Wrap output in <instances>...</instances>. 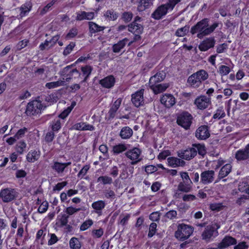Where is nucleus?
Masks as SVG:
<instances>
[{"mask_svg":"<svg viewBox=\"0 0 249 249\" xmlns=\"http://www.w3.org/2000/svg\"><path fill=\"white\" fill-rule=\"evenodd\" d=\"M236 243V240L235 238L231 236H226L218 244V248L220 249H224Z\"/></svg>","mask_w":249,"mask_h":249,"instance_id":"21","label":"nucleus"},{"mask_svg":"<svg viewBox=\"0 0 249 249\" xmlns=\"http://www.w3.org/2000/svg\"><path fill=\"white\" fill-rule=\"evenodd\" d=\"M157 224L155 223H152L150 224L148 233V236L149 237H152L155 234L157 230Z\"/></svg>","mask_w":249,"mask_h":249,"instance_id":"52","label":"nucleus"},{"mask_svg":"<svg viewBox=\"0 0 249 249\" xmlns=\"http://www.w3.org/2000/svg\"><path fill=\"white\" fill-rule=\"evenodd\" d=\"M143 91L144 89H141L132 94V102L137 107L142 106L144 103Z\"/></svg>","mask_w":249,"mask_h":249,"instance_id":"11","label":"nucleus"},{"mask_svg":"<svg viewBox=\"0 0 249 249\" xmlns=\"http://www.w3.org/2000/svg\"><path fill=\"white\" fill-rule=\"evenodd\" d=\"M45 106L39 100H33L29 102L26 107V113L29 115H35L41 112Z\"/></svg>","mask_w":249,"mask_h":249,"instance_id":"5","label":"nucleus"},{"mask_svg":"<svg viewBox=\"0 0 249 249\" xmlns=\"http://www.w3.org/2000/svg\"><path fill=\"white\" fill-rule=\"evenodd\" d=\"M89 31L92 33L100 32L105 29V27L100 26L95 22L91 21L89 22Z\"/></svg>","mask_w":249,"mask_h":249,"instance_id":"38","label":"nucleus"},{"mask_svg":"<svg viewBox=\"0 0 249 249\" xmlns=\"http://www.w3.org/2000/svg\"><path fill=\"white\" fill-rule=\"evenodd\" d=\"M92 71V68L90 66H86L81 68V71L83 76H85L84 81H86L87 78L90 74Z\"/></svg>","mask_w":249,"mask_h":249,"instance_id":"46","label":"nucleus"},{"mask_svg":"<svg viewBox=\"0 0 249 249\" xmlns=\"http://www.w3.org/2000/svg\"><path fill=\"white\" fill-rule=\"evenodd\" d=\"M48 208V203L45 201L41 203L38 209V212L40 213H43L47 211Z\"/></svg>","mask_w":249,"mask_h":249,"instance_id":"54","label":"nucleus"},{"mask_svg":"<svg viewBox=\"0 0 249 249\" xmlns=\"http://www.w3.org/2000/svg\"><path fill=\"white\" fill-rule=\"evenodd\" d=\"M231 68L230 66L222 65L219 67L218 72L222 76L228 75L231 71Z\"/></svg>","mask_w":249,"mask_h":249,"instance_id":"41","label":"nucleus"},{"mask_svg":"<svg viewBox=\"0 0 249 249\" xmlns=\"http://www.w3.org/2000/svg\"><path fill=\"white\" fill-rule=\"evenodd\" d=\"M115 82L114 77L112 75H110L100 80L99 83L103 87L109 89L114 86Z\"/></svg>","mask_w":249,"mask_h":249,"instance_id":"20","label":"nucleus"},{"mask_svg":"<svg viewBox=\"0 0 249 249\" xmlns=\"http://www.w3.org/2000/svg\"><path fill=\"white\" fill-rule=\"evenodd\" d=\"M177 213L175 210H171L166 213L164 217L168 219H173L177 217Z\"/></svg>","mask_w":249,"mask_h":249,"instance_id":"59","label":"nucleus"},{"mask_svg":"<svg viewBox=\"0 0 249 249\" xmlns=\"http://www.w3.org/2000/svg\"><path fill=\"white\" fill-rule=\"evenodd\" d=\"M215 178V173L213 170H207L200 174V182L203 184H208L213 182Z\"/></svg>","mask_w":249,"mask_h":249,"instance_id":"12","label":"nucleus"},{"mask_svg":"<svg viewBox=\"0 0 249 249\" xmlns=\"http://www.w3.org/2000/svg\"><path fill=\"white\" fill-rule=\"evenodd\" d=\"M160 213L158 212H153L149 215V219L153 221H157L160 220Z\"/></svg>","mask_w":249,"mask_h":249,"instance_id":"64","label":"nucleus"},{"mask_svg":"<svg viewBox=\"0 0 249 249\" xmlns=\"http://www.w3.org/2000/svg\"><path fill=\"white\" fill-rule=\"evenodd\" d=\"M217 26L218 24L216 23L209 26L208 19L204 18L198 22L196 25L191 28V33L193 35L197 33V37L199 38H202L203 36H207L213 32Z\"/></svg>","mask_w":249,"mask_h":249,"instance_id":"1","label":"nucleus"},{"mask_svg":"<svg viewBox=\"0 0 249 249\" xmlns=\"http://www.w3.org/2000/svg\"><path fill=\"white\" fill-rule=\"evenodd\" d=\"M26 147V143L23 141H20L16 145V150L18 153L22 154Z\"/></svg>","mask_w":249,"mask_h":249,"instance_id":"49","label":"nucleus"},{"mask_svg":"<svg viewBox=\"0 0 249 249\" xmlns=\"http://www.w3.org/2000/svg\"><path fill=\"white\" fill-rule=\"evenodd\" d=\"M180 0H169L166 4L159 6L152 14V17L155 19H160L170 11Z\"/></svg>","mask_w":249,"mask_h":249,"instance_id":"3","label":"nucleus"},{"mask_svg":"<svg viewBox=\"0 0 249 249\" xmlns=\"http://www.w3.org/2000/svg\"><path fill=\"white\" fill-rule=\"evenodd\" d=\"M50 126L53 131H58L61 127L60 119L57 117L53 120L50 123Z\"/></svg>","mask_w":249,"mask_h":249,"instance_id":"39","label":"nucleus"},{"mask_svg":"<svg viewBox=\"0 0 249 249\" xmlns=\"http://www.w3.org/2000/svg\"><path fill=\"white\" fill-rule=\"evenodd\" d=\"M40 153L36 150H31L26 156V160L28 162H34L40 157Z\"/></svg>","mask_w":249,"mask_h":249,"instance_id":"27","label":"nucleus"},{"mask_svg":"<svg viewBox=\"0 0 249 249\" xmlns=\"http://www.w3.org/2000/svg\"><path fill=\"white\" fill-rule=\"evenodd\" d=\"M106 206L105 202L103 200H98L93 202L91 207L94 210V213L101 216L103 213V210Z\"/></svg>","mask_w":249,"mask_h":249,"instance_id":"17","label":"nucleus"},{"mask_svg":"<svg viewBox=\"0 0 249 249\" xmlns=\"http://www.w3.org/2000/svg\"><path fill=\"white\" fill-rule=\"evenodd\" d=\"M81 210V208H76L72 206L68 207L66 208L65 212L69 215H72Z\"/></svg>","mask_w":249,"mask_h":249,"instance_id":"55","label":"nucleus"},{"mask_svg":"<svg viewBox=\"0 0 249 249\" xmlns=\"http://www.w3.org/2000/svg\"><path fill=\"white\" fill-rule=\"evenodd\" d=\"M73 129L77 130H93L94 127L93 125L85 122H80L74 124Z\"/></svg>","mask_w":249,"mask_h":249,"instance_id":"22","label":"nucleus"},{"mask_svg":"<svg viewBox=\"0 0 249 249\" xmlns=\"http://www.w3.org/2000/svg\"><path fill=\"white\" fill-rule=\"evenodd\" d=\"M71 164V162L67 163H60L58 162H55L53 165H52V168L55 170L57 173H62L64 169L68 166Z\"/></svg>","mask_w":249,"mask_h":249,"instance_id":"26","label":"nucleus"},{"mask_svg":"<svg viewBox=\"0 0 249 249\" xmlns=\"http://www.w3.org/2000/svg\"><path fill=\"white\" fill-rule=\"evenodd\" d=\"M59 38V35L55 36L52 38L51 41H46L44 43L41 44L39 46V48L41 50L45 49L49 46L50 43H51V46L53 45V44H55Z\"/></svg>","mask_w":249,"mask_h":249,"instance_id":"40","label":"nucleus"},{"mask_svg":"<svg viewBox=\"0 0 249 249\" xmlns=\"http://www.w3.org/2000/svg\"><path fill=\"white\" fill-rule=\"evenodd\" d=\"M75 46V44L73 43H71L68 45L65 49L63 52V54L64 55H67L71 53Z\"/></svg>","mask_w":249,"mask_h":249,"instance_id":"60","label":"nucleus"},{"mask_svg":"<svg viewBox=\"0 0 249 249\" xmlns=\"http://www.w3.org/2000/svg\"><path fill=\"white\" fill-rule=\"evenodd\" d=\"M232 166L230 164H226L223 166L220 169L218 178L221 179L227 176L231 172Z\"/></svg>","mask_w":249,"mask_h":249,"instance_id":"29","label":"nucleus"},{"mask_svg":"<svg viewBox=\"0 0 249 249\" xmlns=\"http://www.w3.org/2000/svg\"><path fill=\"white\" fill-rule=\"evenodd\" d=\"M193 148H196V152L198 151L199 155L203 156L205 154L206 151L204 145L200 144H194Z\"/></svg>","mask_w":249,"mask_h":249,"instance_id":"51","label":"nucleus"},{"mask_svg":"<svg viewBox=\"0 0 249 249\" xmlns=\"http://www.w3.org/2000/svg\"><path fill=\"white\" fill-rule=\"evenodd\" d=\"M141 151L138 148H133L126 151L125 155L131 160V164H135L141 160Z\"/></svg>","mask_w":249,"mask_h":249,"instance_id":"8","label":"nucleus"},{"mask_svg":"<svg viewBox=\"0 0 249 249\" xmlns=\"http://www.w3.org/2000/svg\"><path fill=\"white\" fill-rule=\"evenodd\" d=\"M235 158L238 161L247 160L249 159V150L245 148L238 150L235 153Z\"/></svg>","mask_w":249,"mask_h":249,"instance_id":"16","label":"nucleus"},{"mask_svg":"<svg viewBox=\"0 0 249 249\" xmlns=\"http://www.w3.org/2000/svg\"><path fill=\"white\" fill-rule=\"evenodd\" d=\"M77 34V30L76 28H72L71 29L68 33L66 36V38L67 39H71L75 37Z\"/></svg>","mask_w":249,"mask_h":249,"instance_id":"58","label":"nucleus"},{"mask_svg":"<svg viewBox=\"0 0 249 249\" xmlns=\"http://www.w3.org/2000/svg\"><path fill=\"white\" fill-rule=\"evenodd\" d=\"M56 0H53L51 2L49 3L46 6L40 10V14L44 15L47 13L49 9L55 3Z\"/></svg>","mask_w":249,"mask_h":249,"instance_id":"57","label":"nucleus"},{"mask_svg":"<svg viewBox=\"0 0 249 249\" xmlns=\"http://www.w3.org/2000/svg\"><path fill=\"white\" fill-rule=\"evenodd\" d=\"M68 222V216L63 214L57 217L56 225L59 228L64 227Z\"/></svg>","mask_w":249,"mask_h":249,"instance_id":"36","label":"nucleus"},{"mask_svg":"<svg viewBox=\"0 0 249 249\" xmlns=\"http://www.w3.org/2000/svg\"><path fill=\"white\" fill-rule=\"evenodd\" d=\"M67 184V181H63L58 183L55 186L53 187V190L54 191H59L62 190L65 186H66Z\"/></svg>","mask_w":249,"mask_h":249,"instance_id":"62","label":"nucleus"},{"mask_svg":"<svg viewBox=\"0 0 249 249\" xmlns=\"http://www.w3.org/2000/svg\"><path fill=\"white\" fill-rule=\"evenodd\" d=\"M32 8V4L30 1H27L22 4L19 8V16L21 18L28 15Z\"/></svg>","mask_w":249,"mask_h":249,"instance_id":"23","label":"nucleus"},{"mask_svg":"<svg viewBox=\"0 0 249 249\" xmlns=\"http://www.w3.org/2000/svg\"><path fill=\"white\" fill-rule=\"evenodd\" d=\"M218 235V231L213 225L208 226L202 234V237L206 242H210Z\"/></svg>","mask_w":249,"mask_h":249,"instance_id":"10","label":"nucleus"},{"mask_svg":"<svg viewBox=\"0 0 249 249\" xmlns=\"http://www.w3.org/2000/svg\"><path fill=\"white\" fill-rule=\"evenodd\" d=\"M71 249H80L81 244L78 238L76 237L71 238L69 242Z\"/></svg>","mask_w":249,"mask_h":249,"instance_id":"42","label":"nucleus"},{"mask_svg":"<svg viewBox=\"0 0 249 249\" xmlns=\"http://www.w3.org/2000/svg\"><path fill=\"white\" fill-rule=\"evenodd\" d=\"M128 31L135 35H139L142 32V25L136 21L133 22L128 26Z\"/></svg>","mask_w":249,"mask_h":249,"instance_id":"25","label":"nucleus"},{"mask_svg":"<svg viewBox=\"0 0 249 249\" xmlns=\"http://www.w3.org/2000/svg\"><path fill=\"white\" fill-rule=\"evenodd\" d=\"M194 104L198 109L203 110L208 108L211 104V100L205 95H200L195 99Z\"/></svg>","mask_w":249,"mask_h":249,"instance_id":"9","label":"nucleus"},{"mask_svg":"<svg viewBox=\"0 0 249 249\" xmlns=\"http://www.w3.org/2000/svg\"><path fill=\"white\" fill-rule=\"evenodd\" d=\"M89 169V165H85L81 170L78 173L77 176L78 178H83L85 175L87 174L88 171Z\"/></svg>","mask_w":249,"mask_h":249,"instance_id":"56","label":"nucleus"},{"mask_svg":"<svg viewBox=\"0 0 249 249\" xmlns=\"http://www.w3.org/2000/svg\"><path fill=\"white\" fill-rule=\"evenodd\" d=\"M160 102L165 107L170 108L176 104V101L173 95L165 94L160 98Z\"/></svg>","mask_w":249,"mask_h":249,"instance_id":"13","label":"nucleus"},{"mask_svg":"<svg viewBox=\"0 0 249 249\" xmlns=\"http://www.w3.org/2000/svg\"><path fill=\"white\" fill-rule=\"evenodd\" d=\"M97 182H101L104 185L110 184L112 182V179L108 176H101L98 178Z\"/></svg>","mask_w":249,"mask_h":249,"instance_id":"47","label":"nucleus"},{"mask_svg":"<svg viewBox=\"0 0 249 249\" xmlns=\"http://www.w3.org/2000/svg\"><path fill=\"white\" fill-rule=\"evenodd\" d=\"M133 130L128 126H124L121 129L120 136L123 139H127L131 137Z\"/></svg>","mask_w":249,"mask_h":249,"instance_id":"32","label":"nucleus"},{"mask_svg":"<svg viewBox=\"0 0 249 249\" xmlns=\"http://www.w3.org/2000/svg\"><path fill=\"white\" fill-rule=\"evenodd\" d=\"M168 164L172 167L183 166L185 162L183 160L175 157H169L167 159Z\"/></svg>","mask_w":249,"mask_h":249,"instance_id":"24","label":"nucleus"},{"mask_svg":"<svg viewBox=\"0 0 249 249\" xmlns=\"http://www.w3.org/2000/svg\"><path fill=\"white\" fill-rule=\"evenodd\" d=\"M193 231L194 229L191 226L185 224H179L175 233V236L179 240L184 241L191 236Z\"/></svg>","mask_w":249,"mask_h":249,"instance_id":"4","label":"nucleus"},{"mask_svg":"<svg viewBox=\"0 0 249 249\" xmlns=\"http://www.w3.org/2000/svg\"><path fill=\"white\" fill-rule=\"evenodd\" d=\"M192 119V117L190 113L183 112L178 115L177 122L178 125L187 129L191 125Z\"/></svg>","mask_w":249,"mask_h":249,"instance_id":"6","label":"nucleus"},{"mask_svg":"<svg viewBox=\"0 0 249 249\" xmlns=\"http://www.w3.org/2000/svg\"><path fill=\"white\" fill-rule=\"evenodd\" d=\"M104 233V231L102 229H99L98 230H93L92 231V234L93 237L96 238L101 237Z\"/></svg>","mask_w":249,"mask_h":249,"instance_id":"63","label":"nucleus"},{"mask_svg":"<svg viewBox=\"0 0 249 249\" xmlns=\"http://www.w3.org/2000/svg\"><path fill=\"white\" fill-rule=\"evenodd\" d=\"M93 224V221L91 219L85 220L80 226V231H85L89 229Z\"/></svg>","mask_w":249,"mask_h":249,"instance_id":"44","label":"nucleus"},{"mask_svg":"<svg viewBox=\"0 0 249 249\" xmlns=\"http://www.w3.org/2000/svg\"><path fill=\"white\" fill-rule=\"evenodd\" d=\"M215 41L213 38H207L202 41L198 46L201 51L205 52L214 46Z\"/></svg>","mask_w":249,"mask_h":249,"instance_id":"15","label":"nucleus"},{"mask_svg":"<svg viewBox=\"0 0 249 249\" xmlns=\"http://www.w3.org/2000/svg\"><path fill=\"white\" fill-rule=\"evenodd\" d=\"M128 42V39L125 38L120 41L117 43L113 46V51L114 53H119L124 48L126 43Z\"/></svg>","mask_w":249,"mask_h":249,"instance_id":"35","label":"nucleus"},{"mask_svg":"<svg viewBox=\"0 0 249 249\" xmlns=\"http://www.w3.org/2000/svg\"><path fill=\"white\" fill-rule=\"evenodd\" d=\"M165 78V75L162 73H157L153 76L151 77L149 79V83L150 85L156 84L162 81Z\"/></svg>","mask_w":249,"mask_h":249,"instance_id":"37","label":"nucleus"},{"mask_svg":"<svg viewBox=\"0 0 249 249\" xmlns=\"http://www.w3.org/2000/svg\"><path fill=\"white\" fill-rule=\"evenodd\" d=\"M196 155V148L191 147L181 151L178 153L180 158L186 160H190Z\"/></svg>","mask_w":249,"mask_h":249,"instance_id":"14","label":"nucleus"},{"mask_svg":"<svg viewBox=\"0 0 249 249\" xmlns=\"http://www.w3.org/2000/svg\"><path fill=\"white\" fill-rule=\"evenodd\" d=\"M189 29V26H185L183 27L178 29L176 32V35L178 36H183L188 32Z\"/></svg>","mask_w":249,"mask_h":249,"instance_id":"48","label":"nucleus"},{"mask_svg":"<svg viewBox=\"0 0 249 249\" xmlns=\"http://www.w3.org/2000/svg\"><path fill=\"white\" fill-rule=\"evenodd\" d=\"M225 116V113L222 108H218L216 110L215 113L213 115V119H220L223 118Z\"/></svg>","mask_w":249,"mask_h":249,"instance_id":"50","label":"nucleus"},{"mask_svg":"<svg viewBox=\"0 0 249 249\" xmlns=\"http://www.w3.org/2000/svg\"><path fill=\"white\" fill-rule=\"evenodd\" d=\"M154 0H140L138 5V10L140 12L144 11L153 4Z\"/></svg>","mask_w":249,"mask_h":249,"instance_id":"30","label":"nucleus"},{"mask_svg":"<svg viewBox=\"0 0 249 249\" xmlns=\"http://www.w3.org/2000/svg\"><path fill=\"white\" fill-rule=\"evenodd\" d=\"M192 181H182L178 185V189L182 192H189L192 188Z\"/></svg>","mask_w":249,"mask_h":249,"instance_id":"28","label":"nucleus"},{"mask_svg":"<svg viewBox=\"0 0 249 249\" xmlns=\"http://www.w3.org/2000/svg\"><path fill=\"white\" fill-rule=\"evenodd\" d=\"M223 205L220 203H213L210 205L211 210L213 211H219L223 209Z\"/></svg>","mask_w":249,"mask_h":249,"instance_id":"53","label":"nucleus"},{"mask_svg":"<svg viewBox=\"0 0 249 249\" xmlns=\"http://www.w3.org/2000/svg\"><path fill=\"white\" fill-rule=\"evenodd\" d=\"M76 20H90L94 18L95 17V14L94 12H86L85 11H78L76 12Z\"/></svg>","mask_w":249,"mask_h":249,"instance_id":"19","label":"nucleus"},{"mask_svg":"<svg viewBox=\"0 0 249 249\" xmlns=\"http://www.w3.org/2000/svg\"><path fill=\"white\" fill-rule=\"evenodd\" d=\"M65 82L64 79H60L57 81L47 83L45 84V87L48 89H52L63 86L65 85Z\"/></svg>","mask_w":249,"mask_h":249,"instance_id":"34","label":"nucleus"},{"mask_svg":"<svg viewBox=\"0 0 249 249\" xmlns=\"http://www.w3.org/2000/svg\"><path fill=\"white\" fill-rule=\"evenodd\" d=\"M127 149V146L124 144H119L113 147V152L115 154H120Z\"/></svg>","mask_w":249,"mask_h":249,"instance_id":"43","label":"nucleus"},{"mask_svg":"<svg viewBox=\"0 0 249 249\" xmlns=\"http://www.w3.org/2000/svg\"><path fill=\"white\" fill-rule=\"evenodd\" d=\"M104 16L109 20H114L118 17L117 14L113 10H108L104 14Z\"/></svg>","mask_w":249,"mask_h":249,"instance_id":"45","label":"nucleus"},{"mask_svg":"<svg viewBox=\"0 0 249 249\" xmlns=\"http://www.w3.org/2000/svg\"><path fill=\"white\" fill-rule=\"evenodd\" d=\"M196 136L201 140H205L210 136V133L207 126H200L196 131Z\"/></svg>","mask_w":249,"mask_h":249,"instance_id":"18","label":"nucleus"},{"mask_svg":"<svg viewBox=\"0 0 249 249\" xmlns=\"http://www.w3.org/2000/svg\"><path fill=\"white\" fill-rule=\"evenodd\" d=\"M208 77V72L204 70H201L191 75L188 78L187 83L192 88H197Z\"/></svg>","mask_w":249,"mask_h":249,"instance_id":"2","label":"nucleus"},{"mask_svg":"<svg viewBox=\"0 0 249 249\" xmlns=\"http://www.w3.org/2000/svg\"><path fill=\"white\" fill-rule=\"evenodd\" d=\"M28 43L29 40L26 39H23L19 41L17 45V49L20 50L24 48L27 45Z\"/></svg>","mask_w":249,"mask_h":249,"instance_id":"61","label":"nucleus"},{"mask_svg":"<svg viewBox=\"0 0 249 249\" xmlns=\"http://www.w3.org/2000/svg\"><path fill=\"white\" fill-rule=\"evenodd\" d=\"M150 86L155 94L165 91L169 87L168 84H152Z\"/></svg>","mask_w":249,"mask_h":249,"instance_id":"31","label":"nucleus"},{"mask_svg":"<svg viewBox=\"0 0 249 249\" xmlns=\"http://www.w3.org/2000/svg\"><path fill=\"white\" fill-rule=\"evenodd\" d=\"M16 196V191L15 189L11 188L1 189L0 191V199L5 203L9 202L13 200Z\"/></svg>","mask_w":249,"mask_h":249,"instance_id":"7","label":"nucleus"},{"mask_svg":"<svg viewBox=\"0 0 249 249\" xmlns=\"http://www.w3.org/2000/svg\"><path fill=\"white\" fill-rule=\"evenodd\" d=\"M122 103V99L119 98L117 99L114 103L113 105L111 107L108 113L109 114L110 117L113 118L115 116V113Z\"/></svg>","mask_w":249,"mask_h":249,"instance_id":"33","label":"nucleus"}]
</instances>
